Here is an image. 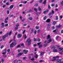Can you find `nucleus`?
<instances>
[{"label": "nucleus", "instance_id": "0e129e2a", "mask_svg": "<svg viewBox=\"0 0 63 63\" xmlns=\"http://www.w3.org/2000/svg\"><path fill=\"white\" fill-rule=\"evenodd\" d=\"M31 60H32V61H33V60H35V59L33 58H32V59H30Z\"/></svg>", "mask_w": 63, "mask_h": 63}, {"label": "nucleus", "instance_id": "680f3d73", "mask_svg": "<svg viewBox=\"0 0 63 63\" xmlns=\"http://www.w3.org/2000/svg\"><path fill=\"white\" fill-rule=\"evenodd\" d=\"M9 10H7V14H9Z\"/></svg>", "mask_w": 63, "mask_h": 63}, {"label": "nucleus", "instance_id": "4d7b16f0", "mask_svg": "<svg viewBox=\"0 0 63 63\" xmlns=\"http://www.w3.org/2000/svg\"><path fill=\"white\" fill-rule=\"evenodd\" d=\"M26 38H27V36H26V34H25V36H24V39H26Z\"/></svg>", "mask_w": 63, "mask_h": 63}, {"label": "nucleus", "instance_id": "412c9836", "mask_svg": "<svg viewBox=\"0 0 63 63\" xmlns=\"http://www.w3.org/2000/svg\"><path fill=\"white\" fill-rule=\"evenodd\" d=\"M14 46H16V44H17V43L16 42H16H14Z\"/></svg>", "mask_w": 63, "mask_h": 63}, {"label": "nucleus", "instance_id": "bf43d9fd", "mask_svg": "<svg viewBox=\"0 0 63 63\" xmlns=\"http://www.w3.org/2000/svg\"><path fill=\"white\" fill-rule=\"evenodd\" d=\"M8 26V24H6L5 25V27H6L7 26Z\"/></svg>", "mask_w": 63, "mask_h": 63}, {"label": "nucleus", "instance_id": "de8ad7c7", "mask_svg": "<svg viewBox=\"0 0 63 63\" xmlns=\"http://www.w3.org/2000/svg\"><path fill=\"white\" fill-rule=\"evenodd\" d=\"M42 47V45H40L39 47V48H41V47Z\"/></svg>", "mask_w": 63, "mask_h": 63}, {"label": "nucleus", "instance_id": "5fc2aeb1", "mask_svg": "<svg viewBox=\"0 0 63 63\" xmlns=\"http://www.w3.org/2000/svg\"><path fill=\"white\" fill-rule=\"evenodd\" d=\"M48 9H50L51 8L50 7V5H48Z\"/></svg>", "mask_w": 63, "mask_h": 63}, {"label": "nucleus", "instance_id": "473e14b6", "mask_svg": "<svg viewBox=\"0 0 63 63\" xmlns=\"http://www.w3.org/2000/svg\"><path fill=\"white\" fill-rule=\"evenodd\" d=\"M36 29H38L39 28V26H36L35 27Z\"/></svg>", "mask_w": 63, "mask_h": 63}, {"label": "nucleus", "instance_id": "c756f323", "mask_svg": "<svg viewBox=\"0 0 63 63\" xmlns=\"http://www.w3.org/2000/svg\"><path fill=\"white\" fill-rule=\"evenodd\" d=\"M57 27L58 28H60V27H61V25H59L58 26H57Z\"/></svg>", "mask_w": 63, "mask_h": 63}, {"label": "nucleus", "instance_id": "13d9d810", "mask_svg": "<svg viewBox=\"0 0 63 63\" xmlns=\"http://www.w3.org/2000/svg\"><path fill=\"white\" fill-rule=\"evenodd\" d=\"M9 18V17H7L5 19V20H8V19Z\"/></svg>", "mask_w": 63, "mask_h": 63}, {"label": "nucleus", "instance_id": "c9c22d12", "mask_svg": "<svg viewBox=\"0 0 63 63\" xmlns=\"http://www.w3.org/2000/svg\"><path fill=\"white\" fill-rule=\"evenodd\" d=\"M56 20H57L58 19V16H56Z\"/></svg>", "mask_w": 63, "mask_h": 63}, {"label": "nucleus", "instance_id": "f8f14e48", "mask_svg": "<svg viewBox=\"0 0 63 63\" xmlns=\"http://www.w3.org/2000/svg\"><path fill=\"white\" fill-rule=\"evenodd\" d=\"M57 62H58V63H63V62H61V61L60 60H57Z\"/></svg>", "mask_w": 63, "mask_h": 63}, {"label": "nucleus", "instance_id": "6ab92c4d", "mask_svg": "<svg viewBox=\"0 0 63 63\" xmlns=\"http://www.w3.org/2000/svg\"><path fill=\"white\" fill-rule=\"evenodd\" d=\"M56 23V21H54L53 22V25H55Z\"/></svg>", "mask_w": 63, "mask_h": 63}, {"label": "nucleus", "instance_id": "ddd939ff", "mask_svg": "<svg viewBox=\"0 0 63 63\" xmlns=\"http://www.w3.org/2000/svg\"><path fill=\"white\" fill-rule=\"evenodd\" d=\"M15 37H16V36L14 35L13 37V42H16V41L15 40Z\"/></svg>", "mask_w": 63, "mask_h": 63}, {"label": "nucleus", "instance_id": "0eeeda50", "mask_svg": "<svg viewBox=\"0 0 63 63\" xmlns=\"http://www.w3.org/2000/svg\"><path fill=\"white\" fill-rule=\"evenodd\" d=\"M49 12V10L47 9L46 10L44 11L43 13L44 14H45L46 13H48Z\"/></svg>", "mask_w": 63, "mask_h": 63}, {"label": "nucleus", "instance_id": "4be33fe9", "mask_svg": "<svg viewBox=\"0 0 63 63\" xmlns=\"http://www.w3.org/2000/svg\"><path fill=\"white\" fill-rule=\"evenodd\" d=\"M2 56L3 57H7V55H6L3 54L2 55Z\"/></svg>", "mask_w": 63, "mask_h": 63}, {"label": "nucleus", "instance_id": "3c124183", "mask_svg": "<svg viewBox=\"0 0 63 63\" xmlns=\"http://www.w3.org/2000/svg\"><path fill=\"white\" fill-rule=\"evenodd\" d=\"M13 39L11 40L9 42V43H11V42H12L13 41Z\"/></svg>", "mask_w": 63, "mask_h": 63}, {"label": "nucleus", "instance_id": "338daca9", "mask_svg": "<svg viewBox=\"0 0 63 63\" xmlns=\"http://www.w3.org/2000/svg\"><path fill=\"white\" fill-rule=\"evenodd\" d=\"M52 29H55V27H54V26H53L52 27Z\"/></svg>", "mask_w": 63, "mask_h": 63}, {"label": "nucleus", "instance_id": "4c0bfd02", "mask_svg": "<svg viewBox=\"0 0 63 63\" xmlns=\"http://www.w3.org/2000/svg\"><path fill=\"white\" fill-rule=\"evenodd\" d=\"M59 51H61V50H62V49H63V48H59Z\"/></svg>", "mask_w": 63, "mask_h": 63}, {"label": "nucleus", "instance_id": "8fccbe9b", "mask_svg": "<svg viewBox=\"0 0 63 63\" xmlns=\"http://www.w3.org/2000/svg\"><path fill=\"white\" fill-rule=\"evenodd\" d=\"M23 60H25V59H27V58H26V57H23Z\"/></svg>", "mask_w": 63, "mask_h": 63}, {"label": "nucleus", "instance_id": "774afa93", "mask_svg": "<svg viewBox=\"0 0 63 63\" xmlns=\"http://www.w3.org/2000/svg\"><path fill=\"white\" fill-rule=\"evenodd\" d=\"M61 33H63V30H62L61 31Z\"/></svg>", "mask_w": 63, "mask_h": 63}, {"label": "nucleus", "instance_id": "2f4dec72", "mask_svg": "<svg viewBox=\"0 0 63 63\" xmlns=\"http://www.w3.org/2000/svg\"><path fill=\"white\" fill-rule=\"evenodd\" d=\"M38 11H41V8H40V7H39L38 8Z\"/></svg>", "mask_w": 63, "mask_h": 63}, {"label": "nucleus", "instance_id": "20e7f679", "mask_svg": "<svg viewBox=\"0 0 63 63\" xmlns=\"http://www.w3.org/2000/svg\"><path fill=\"white\" fill-rule=\"evenodd\" d=\"M23 54V53H18L17 55L16 56L17 57H19L21 55H22Z\"/></svg>", "mask_w": 63, "mask_h": 63}, {"label": "nucleus", "instance_id": "f704fd0d", "mask_svg": "<svg viewBox=\"0 0 63 63\" xmlns=\"http://www.w3.org/2000/svg\"><path fill=\"white\" fill-rule=\"evenodd\" d=\"M38 55H36L35 56V57L36 58H38Z\"/></svg>", "mask_w": 63, "mask_h": 63}, {"label": "nucleus", "instance_id": "b1692460", "mask_svg": "<svg viewBox=\"0 0 63 63\" xmlns=\"http://www.w3.org/2000/svg\"><path fill=\"white\" fill-rule=\"evenodd\" d=\"M60 5L63 6V0L62 1V2H61V3H60Z\"/></svg>", "mask_w": 63, "mask_h": 63}, {"label": "nucleus", "instance_id": "dca6fc26", "mask_svg": "<svg viewBox=\"0 0 63 63\" xmlns=\"http://www.w3.org/2000/svg\"><path fill=\"white\" fill-rule=\"evenodd\" d=\"M53 52H58V50L57 49H54L53 50Z\"/></svg>", "mask_w": 63, "mask_h": 63}, {"label": "nucleus", "instance_id": "e2e57ef3", "mask_svg": "<svg viewBox=\"0 0 63 63\" xmlns=\"http://www.w3.org/2000/svg\"><path fill=\"white\" fill-rule=\"evenodd\" d=\"M43 61L42 60H40L39 61V62H42Z\"/></svg>", "mask_w": 63, "mask_h": 63}, {"label": "nucleus", "instance_id": "58836bf2", "mask_svg": "<svg viewBox=\"0 0 63 63\" xmlns=\"http://www.w3.org/2000/svg\"><path fill=\"white\" fill-rule=\"evenodd\" d=\"M51 15H52V13H51V12L49 13L48 14V15L49 16H51Z\"/></svg>", "mask_w": 63, "mask_h": 63}, {"label": "nucleus", "instance_id": "e433bc0d", "mask_svg": "<svg viewBox=\"0 0 63 63\" xmlns=\"http://www.w3.org/2000/svg\"><path fill=\"white\" fill-rule=\"evenodd\" d=\"M8 33V34H9V35L10 36V35H11V34H12V31H10L9 33Z\"/></svg>", "mask_w": 63, "mask_h": 63}, {"label": "nucleus", "instance_id": "f257e3e1", "mask_svg": "<svg viewBox=\"0 0 63 63\" xmlns=\"http://www.w3.org/2000/svg\"><path fill=\"white\" fill-rule=\"evenodd\" d=\"M31 39H30V38H29L28 40L26 41L28 43V46L30 45L31 44Z\"/></svg>", "mask_w": 63, "mask_h": 63}, {"label": "nucleus", "instance_id": "7ed1b4c3", "mask_svg": "<svg viewBox=\"0 0 63 63\" xmlns=\"http://www.w3.org/2000/svg\"><path fill=\"white\" fill-rule=\"evenodd\" d=\"M9 33H7L6 35H4L2 36L3 39L6 38V37H7L8 36Z\"/></svg>", "mask_w": 63, "mask_h": 63}, {"label": "nucleus", "instance_id": "603ef678", "mask_svg": "<svg viewBox=\"0 0 63 63\" xmlns=\"http://www.w3.org/2000/svg\"><path fill=\"white\" fill-rule=\"evenodd\" d=\"M19 24H17L16 25V27H18L19 26Z\"/></svg>", "mask_w": 63, "mask_h": 63}, {"label": "nucleus", "instance_id": "7c9ffc66", "mask_svg": "<svg viewBox=\"0 0 63 63\" xmlns=\"http://www.w3.org/2000/svg\"><path fill=\"white\" fill-rule=\"evenodd\" d=\"M47 18V16H45L43 18V20H46Z\"/></svg>", "mask_w": 63, "mask_h": 63}, {"label": "nucleus", "instance_id": "393cba45", "mask_svg": "<svg viewBox=\"0 0 63 63\" xmlns=\"http://www.w3.org/2000/svg\"><path fill=\"white\" fill-rule=\"evenodd\" d=\"M28 13H31V12H32V10H30L28 11Z\"/></svg>", "mask_w": 63, "mask_h": 63}, {"label": "nucleus", "instance_id": "a19ab883", "mask_svg": "<svg viewBox=\"0 0 63 63\" xmlns=\"http://www.w3.org/2000/svg\"><path fill=\"white\" fill-rule=\"evenodd\" d=\"M40 31H41V30H38L37 31V33H40Z\"/></svg>", "mask_w": 63, "mask_h": 63}, {"label": "nucleus", "instance_id": "5701e85b", "mask_svg": "<svg viewBox=\"0 0 63 63\" xmlns=\"http://www.w3.org/2000/svg\"><path fill=\"white\" fill-rule=\"evenodd\" d=\"M34 10L36 12H37V11L38 10L37 9L34 8Z\"/></svg>", "mask_w": 63, "mask_h": 63}, {"label": "nucleus", "instance_id": "09e8293b", "mask_svg": "<svg viewBox=\"0 0 63 63\" xmlns=\"http://www.w3.org/2000/svg\"><path fill=\"white\" fill-rule=\"evenodd\" d=\"M7 1V0H4L3 1V3H6Z\"/></svg>", "mask_w": 63, "mask_h": 63}, {"label": "nucleus", "instance_id": "f3484780", "mask_svg": "<svg viewBox=\"0 0 63 63\" xmlns=\"http://www.w3.org/2000/svg\"><path fill=\"white\" fill-rule=\"evenodd\" d=\"M21 62V61L20 60H19L17 62V63H20Z\"/></svg>", "mask_w": 63, "mask_h": 63}, {"label": "nucleus", "instance_id": "423d86ee", "mask_svg": "<svg viewBox=\"0 0 63 63\" xmlns=\"http://www.w3.org/2000/svg\"><path fill=\"white\" fill-rule=\"evenodd\" d=\"M22 37V35L20 34H18L17 35V37L18 38H20Z\"/></svg>", "mask_w": 63, "mask_h": 63}, {"label": "nucleus", "instance_id": "79ce46f5", "mask_svg": "<svg viewBox=\"0 0 63 63\" xmlns=\"http://www.w3.org/2000/svg\"><path fill=\"white\" fill-rule=\"evenodd\" d=\"M19 47H20V45H18L17 47H16V48H19Z\"/></svg>", "mask_w": 63, "mask_h": 63}, {"label": "nucleus", "instance_id": "aec40b11", "mask_svg": "<svg viewBox=\"0 0 63 63\" xmlns=\"http://www.w3.org/2000/svg\"><path fill=\"white\" fill-rule=\"evenodd\" d=\"M29 19L30 20H32L33 19V18L31 17H30L29 18Z\"/></svg>", "mask_w": 63, "mask_h": 63}, {"label": "nucleus", "instance_id": "1a4fd4ad", "mask_svg": "<svg viewBox=\"0 0 63 63\" xmlns=\"http://www.w3.org/2000/svg\"><path fill=\"white\" fill-rule=\"evenodd\" d=\"M51 38V37H50V35H47V37L46 38L48 40V39H50Z\"/></svg>", "mask_w": 63, "mask_h": 63}, {"label": "nucleus", "instance_id": "a211bd4d", "mask_svg": "<svg viewBox=\"0 0 63 63\" xmlns=\"http://www.w3.org/2000/svg\"><path fill=\"white\" fill-rule=\"evenodd\" d=\"M21 46H22L23 47H24V44L23 43H22L20 45Z\"/></svg>", "mask_w": 63, "mask_h": 63}, {"label": "nucleus", "instance_id": "72a5a7b5", "mask_svg": "<svg viewBox=\"0 0 63 63\" xmlns=\"http://www.w3.org/2000/svg\"><path fill=\"white\" fill-rule=\"evenodd\" d=\"M33 40L34 41H35V42H36V41H37V39L35 38H34Z\"/></svg>", "mask_w": 63, "mask_h": 63}, {"label": "nucleus", "instance_id": "c85d7f7f", "mask_svg": "<svg viewBox=\"0 0 63 63\" xmlns=\"http://www.w3.org/2000/svg\"><path fill=\"white\" fill-rule=\"evenodd\" d=\"M37 41L38 42H40L41 41L40 38H38L37 39Z\"/></svg>", "mask_w": 63, "mask_h": 63}, {"label": "nucleus", "instance_id": "69168bd1", "mask_svg": "<svg viewBox=\"0 0 63 63\" xmlns=\"http://www.w3.org/2000/svg\"><path fill=\"white\" fill-rule=\"evenodd\" d=\"M4 47V46L3 45H2L1 46V49H2V48L3 47Z\"/></svg>", "mask_w": 63, "mask_h": 63}, {"label": "nucleus", "instance_id": "9b49d317", "mask_svg": "<svg viewBox=\"0 0 63 63\" xmlns=\"http://www.w3.org/2000/svg\"><path fill=\"white\" fill-rule=\"evenodd\" d=\"M51 26V24L50 23H49L47 25V27L48 28H49L50 27V26Z\"/></svg>", "mask_w": 63, "mask_h": 63}, {"label": "nucleus", "instance_id": "49530a36", "mask_svg": "<svg viewBox=\"0 0 63 63\" xmlns=\"http://www.w3.org/2000/svg\"><path fill=\"white\" fill-rule=\"evenodd\" d=\"M18 27H16L15 28V30H17V29H18Z\"/></svg>", "mask_w": 63, "mask_h": 63}, {"label": "nucleus", "instance_id": "6e6d98bb", "mask_svg": "<svg viewBox=\"0 0 63 63\" xmlns=\"http://www.w3.org/2000/svg\"><path fill=\"white\" fill-rule=\"evenodd\" d=\"M58 38H59V36H57V37L56 38V40L58 39Z\"/></svg>", "mask_w": 63, "mask_h": 63}, {"label": "nucleus", "instance_id": "f03ea898", "mask_svg": "<svg viewBox=\"0 0 63 63\" xmlns=\"http://www.w3.org/2000/svg\"><path fill=\"white\" fill-rule=\"evenodd\" d=\"M59 56H57L56 57H53L52 58V60L51 61H54L55 60H56V59L57 58H59Z\"/></svg>", "mask_w": 63, "mask_h": 63}, {"label": "nucleus", "instance_id": "cd10ccee", "mask_svg": "<svg viewBox=\"0 0 63 63\" xmlns=\"http://www.w3.org/2000/svg\"><path fill=\"white\" fill-rule=\"evenodd\" d=\"M47 2V0H45V1H44V2L43 3L44 4H46V2Z\"/></svg>", "mask_w": 63, "mask_h": 63}, {"label": "nucleus", "instance_id": "bb28decb", "mask_svg": "<svg viewBox=\"0 0 63 63\" xmlns=\"http://www.w3.org/2000/svg\"><path fill=\"white\" fill-rule=\"evenodd\" d=\"M44 53L43 52H41L40 54V56H42V55H43V53Z\"/></svg>", "mask_w": 63, "mask_h": 63}, {"label": "nucleus", "instance_id": "37998d69", "mask_svg": "<svg viewBox=\"0 0 63 63\" xmlns=\"http://www.w3.org/2000/svg\"><path fill=\"white\" fill-rule=\"evenodd\" d=\"M7 51L8 52H10V49H8L7 50Z\"/></svg>", "mask_w": 63, "mask_h": 63}, {"label": "nucleus", "instance_id": "2eb2a0df", "mask_svg": "<svg viewBox=\"0 0 63 63\" xmlns=\"http://www.w3.org/2000/svg\"><path fill=\"white\" fill-rule=\"evenodd\" d=\"M55 48H56V47H55V46H52L51 48L52 49H53V48H54V49H55Z\"/></svg>", "mask_w": 63, "mask_h": 63}, {"label": "nucleus", "instance_id": "6e6552de", "mask_svg": "<svg viewBox=\"0 0 63 63\" xmlns=\"http://www.w3.org/2000/svg\"><path fill=\"white\" fill-rule=\"evenodd\" d=\"M13 47H14V42H12L10 45V47L12 48Z\"/></svg>", "mask_w": 63, "mask_h": 63}, {"label": "nucleus", "instance_id": "39448f33", "mask_svg": "<svg viewBox=\"0 0 63 63\" xmlns=\"http://www.w3.org/2000/svg\"><path fill=\"white\" fill-rule=\"evenodd\" d=\"M1 24V28H4V27H5V25H4V23H2Z\"/></svg>", "mask_w": 63, "mask_h": 63}, {"label": "nucleus", "instance_id": "9d476101", "mask_svg": "<svg viewBox=\"0 0 63 63\" xmlns=\"http://www.w3.org/2000/svg\"><path fill=\"white\" fill-rule=\"evenodd\" d=\"M46 22L47 23H49L50 22V19H48L47 20Z\"/></svg>", "mask_w": 63, "mask_h": 63}, {"label": "nucleus", "instance_id": "052dcab7", "mask_svg": "<svg viewBox=\"0 0 63 63\" xmlns=\"http://www.w3.org/2000/svg\"><path fill=\"white\" fill-rule=\"evenodd\" d=\"M52 14H54V11L53 10L52 11Z\"/></svg>", "mask_w": 63, "mask_h": 63}, {"label": "nucleus", "instance_id": "864d4df0", "mask_svg": "<svg viewBox=\"0 0 63 63\" xmlns=\"http://www.w3.org/2000/svg\"><path fill=\"white\" fill-rule=\"evenodd\" d=\"M49 41L50 42H51L52 41V40H51V38H50V39H49Z\"/></svg>", "mask_w": 63, "mask_h": 63}, {"label": "nucleus", "instance_id": "a878e982", "mask_svg": "<svg viewBox=\"0 0 63 63\" xmlns=\"http://www.w3.org/2000/svg\"><path fill=\"white\" fill-rule=\"evenodd\" d=\"M28 52V50H26L25 52H24V54H27V53Z\"/></svg>", "mask_w": 63, "mask_h": 63}, {"label": "nucleus", "instance_id": "4468645a", "mask_svg": "<svg viewBox=\"0 0 63 63\" xmlns=\"http://www.w3.org/2000/svg\"><path fill=\"white\" fill-rule=\"evenodd\" d=\"M13 7H14V5H11L9 9H10V10H11L12 8H13Z\"/></svg>", "mask_w": 63, "mask_h": 63}, {"label": "nucleus", "instance_id": "ea45409f", "mask_svg": "<svg viewBox=\"0 0 63 63\" xmlns=\"http://www.w3.org/2000/svg\"><path fill=\"white\" fill-rule=\"evenodd\" d=\"M47 43H45L44 44V47H46L47 46Z\"/></svg>", "mask_w": 63, "mask_h": 63}, {"label": "nucleus", "instance_id": "c03bdc74", "mask_svg": "<svg viewBox=\"0 0 63 63\" xmlns=\"http://www.w3.org/2000/svg\"><path fill=\"white\" fill-rule=\"evenodd\" d=\"M43 0H40L39 1V2L40 3H42V2H43Z\"/></svg>", "mask_w": 63, "mask_h": 63}, {"label": "nucleus", "instance_id": "a18cd8bd", "mask_svg": "<svg viewBox=\"0 0 63 63\" xmlns=\"http://www.w3.org/2000/svg\"><path fill=\"white\" fill-rule=\"evenodd\" d=\"M56 31H57V32L58 31L57 30H54V31H53V32L54 33V32H56Z\"/></svg>", "mask_w": 63, "mask_h": 63}]
</instances>
